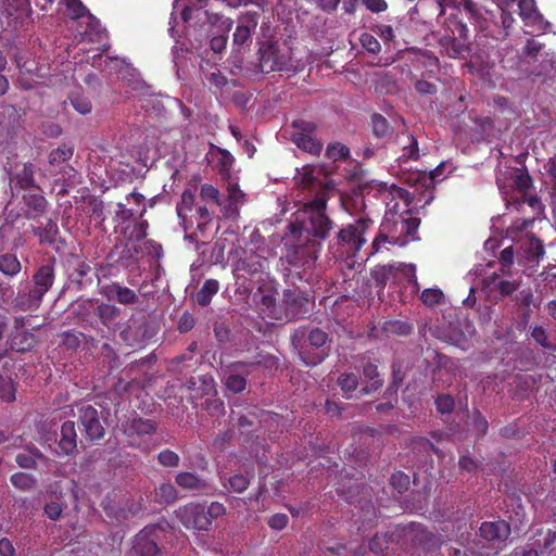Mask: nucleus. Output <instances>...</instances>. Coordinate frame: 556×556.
Instances as JSON below:
<instances>
[{
    "label": "nucleus",
    "instance_id": "1",
    "mask_svg": "<svg viewBox=\"0 0 556 556\" xmlns=\"http://www.w3.org/2000/svg\"><path fill=\"white\" fill-rule=\"evenodd\" d=\"M381 199L386 202V215L381 232L371 243L370 254L378 253L384 243L404 247L416 239L419 220L412 215L409 205L412 198L395 185H384L380 190Z\"/></svg>",
    "mask_w": 556,
    "mask_h": 556
},
{
    "label": "nucleus",
    "instance_id": "2",
    "mask_svg": "<svg viewBox=\"0 0 556 556\" xmlns=\"http://www.w3.org/2000/svg\"><path fill=\"white\" fill-rule=\"evenodd\" d=\"M371 225L368 219H359L354 225L340 230L338 235L339 257H355L366 242V231Z\"/></svg>",
    "mask_w": 556,
    "mask_h": 556
},
{
    "label": "nucleus",
    "instance_id": "3",
    "mask_svg": "<svg viewBox=\"0 0 556 556\" xmlns=\"http://www.w3.org/2000/svg\"><path fill=\"white\" fill-rule=\"evenodd\" d=\"M510 534V528L504 520L483 522L479 529L480 540L473 541L465 548L464 555L470 553L471 555L486 556L481 552L486 543H502L507 540Z\"/></svg>",
    "mask_w": 556,
    "mask_h": 556
},
{
    "label": "nucleus",
    "instance_id": "4",
    "mask_svg": "<svg viewBox=\"0 0 556 556\" xmlns=\"http://www.w3.org/2000/svg\"><path fill=\"white\" fill-rule=\"evenodd\" d=\"M326 200L324 197H317L304 204L302 215L307 216L309 228L307 231L315 237L326 238L331 229V223L325 214Z\"/></svg>",
    "mask_w": 556,
    "mask_h": 556
},
{
    "label": "nucleus",
    "instance_id": "5",
    "mask_svg": "<svg viewBox=\"0 0 556 556\" xmlns=\"http://www.w3.org/2000/svg\"><path fill=\"white\" fill-rule=\"evenodd\" d=\"M179 1L180 0L174 1V9H173V13H172L170 22H169V25H170L169 31H170L172 36H174V31H175L174 23H175L176 14L178 11H180V18L185 23H191L193 18H197V22H195V24H197L198 22H202L205 18V21H207L211 25H216L219 22L218 28L222 31H228L230 29L231 21L229 18L219 17V15H210L208 12L203 11L202 8L192 9L190 7L179 4Z\"/></svg>",
    "mask_w": 556,
    "mask_h": 556
},
{
    "label": "nucleus",
    "instance_id": "6",
    "mask_svg": "<svg viewBox=\"0 0 556 556\" xmlns=\"http://www.w3.org/2000/svg\"><path fill=\"white\" fill-rule=\"evenodd\" d=\"M315 129L316 126L311 122L295 121L291 138L301 150L312 155H319L323 150V142L313 137Z\"/></svg>",
    "mask_w": 556,
    "mask_h": 556
},
{
    "label": "nucleus",
    "instance_id": "7",
    "mask_svg": "<svg viewBox=\"0 0 556 556\" xmlns=\"http://www.w3.org/2000/svg\"><path fill=\"white\" fill-rule=\"evenodd\" d=\"M239 258L233 263V275L237 279H245L248 276L261 274L266 268V258L252 250H243L241 254L236 251Z\"/></svg>",
    "mask_w": 556,
    "mask_h": 556
},
{
    "label": "nucleus",
    "instance_id": "8",
    "mask_svg": "<svg viewBox=\"0 0 556 556\" xmlns=\"http://www.w3.org/2000/svg\"><path fill=\"white\" fill-rule=\"evenodd\" d=\"M178 520L187 529H199L206 531L208 529V519L205 514V507L201 504L189 503L176 510Z\"/></svg>",
    "mask_w": 556,
    "mask_h": 556
},
{
    "label": "nucleus",
    "instance_id": "9",
    "mask_svg": "<svg viewBox=\"0 0 556 556\" xmlns=\"http://www.w3.org/2000/svg\"><path fill=\"white\" fill-rule=\"evenodd\" d=\"M245 194L241 191L238 184L229 182L227 187V197L218 202L219 211L227 219H237L240 214V207L245 203Z\"/></svg>",
    "mask_w": 556,
    "mask_h": 556
},
{
    "label": "nucleus",
    "instance_id": "10",
    "mask_svg": "<svg viewBox=\"0 0 556 556\" xmlns=\"http://www.w3.org/2000/svg\"><path fill=\"white\" fill-rule=\"evenodd\" d=\"M78 418L84 427L86 437L90 440H100L104 435V429L100 422L97 408L88 404L78 406Z\"/></svg>",
    "mask_w": 556,
    "mask_h": 556
},
{
    "label": "nucleus",
    "instance_id": "11",
    "mask_svg": "<svg viewBox=\"0 0 556 556\" xmlns=\"http://www.w3.org/2000/svg\"><path fill=\"white\" fill-rule=\"evenodd\" d=\"M27 320L28 319L26 317H16L13 321L11 348L14 351H29L30 349H34L37 343L36 336L27 330H24Z\"/></svg>",
    "mask_w": 556,
    "mask_h": 556
},
{
    "label": "nucleus",
    "instance_id": "12",
    "mask_svg": "<svg viewBox=\"0 0 556 556\" xmlns=\"http://www.w3.org/2000/svg\"><path fill=\"white\" fill-rule=\"evenodd\" d=\"M518 287V280L506 279L504 269H502V274L493 273L484 279V290L490 296H492L493 293H497L500 295H508L513 293Z\"/></svg>",
    "mask_w": 556,
    "mask_h": 556
},
{
    "label": "nucleus",
    "instance_id": "13",
    "mask_svg": "<svg viewBox=\"0 0 556 556\" xmlns=\"http://www.w3.org/2000/svg\"><path fill=\"white\" fill-rule=\"evenodd\" d=\"M123 431L132 445H140L141 438L154 433L155 425L149 419L134 418L123 426Z\"/></svg>",
    "mask_w": 556,
    "mask_h": 556
},
{
    "label": "nucleus",
    "instance_id": "14",
    "mask_svg": "<svg viewBox=\"0 0 556 556\" xmlns=\"http://www.w3.org/2000/svg\"><path fill=\"white\" fill-rule=\"evenodd\" d=\"M519 15L526 25L536 26L539 30H544L546 22L539 13L535 0H518Z\"/></svg>",
    "mask_w": 556,
    "mask_h": 556
},
{
    "label": "nucleus",
    "instance_id": "15",
    "mask_svg": "<svg viewBox=\"0 0 556 556\" xmlns=\"http://www.w3.org/2000/svg\"><path fill=\"white\" fill-rule=\"evenodd\" d=\"M43 295L34 289L27 292H20L12 301V307L18 312L36 311L40 307Z\"/></svg>",
    "mask_w": 556,
    "mask_h": 556
},
{
    "label": "nucleus",
    "instance_id": "16",
    "mask_svg": "<svg viewBox=\"0 0 556 556\" xmlns=\"http://www.w3.org/2000/svg\"><path fill=\"white\" fill-rule=\"evenodd\" d=\"M287 65V58L279 54L275 46H268L262 50L261 66L265 72H275L283 70Z\"/></svg>",
    "mask_w": 556,
    "mask_h": 556
},
{
    "label": "nucleus",
    "instance_id": "17",
    "mask_svg": "<svg viewBox=\"0 0 556 556\" xmlns=\"http://www.w3.org/2000/svg\"><path fill=\"white\" fill-rule=\"evenodd\" d=\"M77 446V434L75 424L73 421H65L61 426L60 439L58 442L60 454H71Z\"/></svg>",
    "mask_w": 556,
    "mask_h": 556
},
{
    "label": "nucleus",
    "instance_id": "18",
    "mask_svg": "<svg viewBox=\"0 0 556 556\" xmlns=\"http://www.w3.org/2000/svg\"><path fill=\"white\" fill-rule=\"evenodd\" d=\"M54 280V270L51 265H42L33 275V290H36L45 296L47 291L52 287Z\"/></svg>",
    "mask_w": 556,
    "mask_h": 556
},
{
    "label": "nucleus",
    "instance_id": "19",
    "mask_svg": "<svg viewBox=\"0 0 556 556\" xmlns=\"http://www.w3.org/2000/svg\"><path fill=\"white\" fill-rule=\"evenodd\" d=\"M151 534L152 528H144L136 536L134 548L141 556H155L157 554V547Z\"/></svg>",
    "mask_w": 556,
    "mask_h": 556
},
{
    "label": "nucleus",
    "instance_id": "20",
    "mask_svg": "<svg viewBox=\"0 0 556 556\" xmlns=\"http://www.w3.org/2000/svg\"><path fill=\"white\" fill-rule=\"evenodd\" d=\"M400 142L402 143V153L396 159L399 166L419 159L418 141L414 136H404Z\"/></svg>",
    "mask_w": 556,
    "mask_h": 556
},
{
    "label": "nucleus",
    "instance_id": "21",
    "mask_svg": "<svg viewBox=\"0 0 556 556\" xmlns=\"http://www.w3.org/2000/svg\"><path fill=\"white\" fill-rule=\"evenodd\" d=\"M176 483L182 490L189 492H200L206 488L205 481L191 471H181L176 476Z\"/></svg>",
    "mask_w": 556,
    "mask_h": 556
},
{
    "label": "nucleus",
    "instance_id": "22",
    "mask_svg": "<svg viewBox=\"0 0 556 556\" xmlns=\"http://www.w3.org/2000/svg\"><path fill=\"white\" fill-rule=\"evenodd\" d=\"M257 21L253 15H247L240 18L239 24L233 34V42L237 46H243L250 40L251 31L255 29Z\"/></svg>",
    "mask_w": 556,
    "mask_h": 556
},
{
    "label": "nucleus",
    "instance_id": "23",
    "mask_svg": "<svg viewBox=\"0 0 556 556\" xmlns=\"http://www.w3.org/2000/svg\"><path fill=\"white\" fill-rule=\"evenodd\" d=\"M319 249L320 242L311 241L304 248H299L295 251V256L292 262L294 264L308 266L311 263L318 258Z\"/></svg>",
    "mask_w": 556,
    "mask_h": 556
},
{
    "label": "nucleus",
    "instance_id": "24",
    "mask_svg": "<svg viewBox=\"0 0 556 556\" xmlns=\"http://www.w3.org/2000/svg\"><path fill=\"white\" fill-rule=\"evenodd\" d=\"M241 364L232 365L224 376V381L228 390L239 393L245 388V378L242 374L239 372V368H241Z\"/></svg>",
    "mask_w": 556,
    "mask_h": 556
},
{
    "label": "nucleus",
    "instance_id": "25",
    "mask_svg": "<svg viewBox=\"0 0 556 556\" xmlns=\"http://www.w3.org/2000/svg\"><path fill=\"white\" fill-rule=\"evenodd\" d=\"M276 296L277 291L271 289V287L260 289L254 295L256 302L264 307V311L267 312L268 316L273 317L276 316Z\"/></svg>",
    "mask_w": 556,
    "mask_h": 556
},
{
    "label": "nucleus",
    "instance_id": "26",
    "mask_svg": "<svg viewBox=\"0 0 556 556\" xmlns=\"http://www.w3.org/2000/svg\"><path fill=\"white\" fill-rule=\"evenodd\" d=\"M21 262L15 255H0V273H3L5 276H16L21 271Z\"/></svg>",
    "mask_w": 556,
    "mask_h": 556
},
{
    "label": "nucleus",
    "instance_id": "27",
    "mask_svg": "<svg viewBox=\"0 0 556 556\" xmlns=\"http://www.w3.org/2000/svg\"><path fill=\"white\" fill-rule=\"evenodd\" d=\"M447 167V163L443 162L435 168L431 169L428 174L424 173L419 175V179L424 181L426 189H431L437 182H440L445 177L444 169Z\"/></svg>",
    "mask_w": 556,
    "mask_h": 556
},
{
    "label": "nucleus",
    "instance_id": "28",
    "mask_svg": "<svg viewBox=\"0 0 556 556\" xmlns=\"http://www.w3.org/2000/svg\"><path fill=\"white\" fill-rule=\"evenodd\" d=\"M195 193L191 190H185L181 194L180 202L177 204V215L185 223L188 213L193 208Z\"/></svg>",
    "mask_w": 556,
    "mask_h": 556
},
{
    "label": "nucleus",
    "instance_id": "29",
    "mask_svg": "<svg viewBox=\"0 0 556 556\" xmlns=\"http://www.w3.org/2000/svg\"><path fill=\"white\" fill-rule=\"evenodd\" d=\"M556 541V530H547L542 533V539H538L534 546L540 552L541 556H548L552 547Z\"/></svg>",
    "mask_w": 556,
    "mask_h": 556
},
{
    "label": "nucleus",
    "instance_id": "30",
    "mask_svg": "<svg viewBox=\"0 0 556 556\" xmlns=\"http://www.w3.org/2000/svg\"><path fill=\"white\" fill-rule=\"evenodd\" d=\"M217 290L218 282L216 280H206L197 295L199 304L203 306L207 305L211 302L212 296L217 292Z\"/></svg>",
    "mask_w": 556,
    "mask_h": 556
},
{
    "label": "nucleus",
    "instance_id": "31",
    "mask_svg": "<svg viewBox=\"0 0 556 556\" xmlns=\"http://www.w3.org/2000/svg\"><path fill=\"white\" fill-rule=\"evenodd\" d=\"M155 495L161 503H174L178 497L177 491L172 483L159 485Z\"/></svg>",
    "mask_w": 556,
    "mask_h": 556
},
{
    "label": "nucleus",
    "instance_id": "32",
    "mask_svg": "<svg viewBox=\"0 0 556 556\" xmlns=\"http://www.w3.org/2000/svg\"><path fill=\"white\" fill-rule=\"evenodd\" d=\"M0 399L8 403L15 400V387L12 379L0 377Z\"/></svg>",
    "mask_w": 556,
    "mask_h": 556
},
{
    "label": "nucleus",
    "instance_id": "33",
    "mask_svg": "<svg viewBox=\"0 0 556 556\" xmlns=\"http://www.w3.org/2000/svg\"><path fill=\"white\" fill-rule=\"evenodd\" d=\"M326 154L333 161L344 160L350 155V149L340 142H333L327 147Z\"/></svg>",
    "mask_w": 556,
    "mask_h": 556
},
{
    "label": "nucleus",
    "instance_id": "34",
    "mask_svg": "<svg viewBox=\"0 0 556 556\" xmlns=\"http://www.w3.org/2000/svg\"><path fill=\"white\" fill-rule=\"evenodd\" d=\"M88 20V29L85 31V37L89 40H102L104 37V31L102 30L100 26V22L96 18L91 17L90 15H87Z\"/></svg>",
    "mask_w": 556,
    "mask_h": 556
},
{
    "label": "nucleus",
    "instance_id": "35",
    "mask_svg": "<svg viewBox=\"0 0 556 556\" xmlns=\"http://www.w3.org/2000/svg\"><path fill=\"white\" fill-rule=\"evenodd\" d=\"M317 170V168L306 165L301 169H296V175L294 179L296 182L301 185L308 186L316 179Z\"/></svg>",
    "mask_w": 556,
    "mask_h": 556
},
{
    "label": "nucleus",
    "instance_id": "36",
    "mask_svg": "<svg viewBox=\"0 0 556 556\" xmlns=\"http://www.w3.org/2000/svg\"><path fill=\"white\" fill-rule=\"evenodd\" d=\"M338 384L343 393L349 395L356 389L358 380L357 377L353 374H343L338 378Z\"/></svg>",
    "mask_w": 556,
    "mask_h": 556
},
{
    "label": "nucleus",
    "instance_id": "37",
    "mask_svg": "<svg viewBox=\"0 0 556 556\" xmlns=\"http://www.w3.org/2000/svg\"><path fill=\"white\" fill-rule=\"evenodd\" d=\"M229 489L235 493H242L249 485V478L241 473H236L229 478Z\"/></svg>",
    "mask_w": 556,
    "mask_h": 556
},
{
    "label": "nucleus",
    "instance_id": "38",
    "mask_svg": "<svg viewBox=\"0 0 556 556\" xmlns=\"http://www.w3.org/2000/svg\"><path fill=\"white\" fill-rule=\"evenodd\" d=\"M328 340V336L319 328H315L308 333V343L315 349H321Z\"/></svg>",
    "mask_w": 556,
    "mask_h": 556
},
{
    "label": "nucleus",
    "instance_id": "39",
    "mask_svg": "<svg viewBox=\"0 0 556 556\" xmlns=\"http://www.w3.org/2000/svg\"><path fill=\"white\" fill-rule=\"evenodd\" d=\"M444 294L440 289H425L421 293V301L426 305H434L442 301Z\"/></svg>",
    "mask_w": 556,
    "mask_h": 556
},
{
    "label": "nucleus",
    "instance_id": "40",
    "mask_svg": "<svg viewBox=\"0 0 556 556\" xmlns=\"http://www.w3.org/2000/svg\"><path fill=\"white\" fill-rule=\"evenodd\" d=\"M14 486L21 490H28L34 485V478L25 472H16L11 477Z\"/></svg>",
    "mask_w": 556,
    "mask_h": 556
},
{
    "label": "nucleus",
    "instance_id": "41",
    "mask_svg": "<svg viewBox=\"0 0 556 556\" xmlns=\"http://www.w3.org/2000/svg\"><path fill=\"white\" fill-rule=\"evenodd\" d=\"M115 296L123 304H131L137 300L136 292L127 287H115Z\"/></svg>",
    "mask_w": 556,
    "mask_h": 556
},
{
    "label": "nucleus",
    "instance_id": "42",
    "mask_svg": "<svg viewBox=\"0 0 556 556\" xmlns=\"http://www.w3.org/2000/svg\"><path fill=\"white\" fill-rule=\"evenodd\" d=\"M364 376L370 380H372L370 388H366L365 392H369L370 390H375L381 386V380L379 379V371L377 367L372 364H368L364 368Z\"/></svg>",
    "mask_w": 556,
    "mask_h": 556
},
{
    "label": "nucleus",
    "instance_id": "43",
    "mask_svg": "<svg viewBox=\"0 0 556 556\" xmlns=\"http://www.w3.org/2000/svg\"><path fill=\"white\" fill-rule=\"evenodd\" d=\"M514 185L519 191H527L531 185V179L528 174L523 173L520 169H515L513 172Z\"/></svg>",
    "mask_w": 556,
    "mask_h": 556
},
{
    "label": "nucleus",
    "instance_id": "44",
    "mask_svg": "<svg viewBox=\"0 0 556 556\" xmlns=\"http://www.w3.org/2000/svg\"><path fill=\"white\" fill-rule=\"evenodd\" d=\"M361 45L364 49H366L370 53H377L381 50V45L377 41V39L368 34L364 33L359 38Z\"/></svg>",
    "mask_w": 556,
    "mask_h": 556
},
{
    "label": "nucleus",
    "instance_id": "45",
    "mask_svg": "<svg viewBox=\"0 0 556 556\" xmlns=\"http://www.w3.org/2000/svg\"><path fill=\"white\" fill-rule=\"evenodd\" d=\"M371 125L374 134L378 137H383L388 132V122L382 115L374 114Z\"/></svg>",
    "mask_w": 556,
    "mask_h": 556
},
{
    "label": "nucleus",
    "instance_id": "46",
    "mask_svg": "<svg viewBox=\"0 0 556 556\" xmlns=\"http://www.w3.org/2000/svg\"><path fill=\"white\" fill-rule=\"evenodd\" d=\"M205 514L208 516V527L212 523V520L218 517H222L226 514V507L223 503L212 502L207 508H205Z\"/></svg>",
    "mask_w": 556,
    "mask_h": 556
},
{
    "label": "nucleus",
    "instance_id": "47",
    "mask_svg": "<svg viewBox=\"0 0 556 556\" xmlns=\"http://www.w3.org/2000/svg\"><path fill=\"white\" fill-rule=\"evenodd\" d=\"M201 199L208 202L213 201L215 204H218L219 202V192L217 188H215L212 185L205 184L201 187Z\"/></svg>",
    "mask_w": 556,
    "mask_h": 556
},
{
    "label": "nucleus",
    "instance_id": "48",
    "mask_svg": "<svg viewBox=\"0 0 556 556\" xmlns=\"http://www.w3.org/2000/svg\"><path fill=\"white\" fill-rule=\"evenodd\" d=\"M65 2V7H67L71 16L73 18H81V16L86 13V8L79 0H61Z\"/></svg>",
    "mask_w": 556,
    "mask_h": 556
},
{
    "label": "nucleus",
    "instance_id": "49",
    "mask_svg": "<svg viewBox=\"0 0 556 556\" xmlns=\"http://www.w3.org/2000/svg\"><path fill=\"white\" fill-rule=\"evenodd\" d=\"M178 455L170 450H165L159 453V463L165 467H176L178 465Z\"/></svg>",
    "mask_w": 556,
    "mask_h": 556
},
{
    "label": "nucleus",
    "instance_id": "50",
    "mask_svg": "<svg viewBox=\"0 0 556 556\" xmlns=\"http://www.w3.org/2000/svg\"><path fill=\"white\" fill-rule=\"evenodd\" d=\"M391 484L399 491L406 490L409 486V476L397 471L391 477Z\"/></svg>",
    "mask_w": 556,
    "mask_h": 556
},
{
    "label": "nucleus",
    "instance_id": "51",
    "mask_svg": "<svg viewBox=\"0 0 556 556\" xmlns=\"http://www.w3.org/2000/svg\"><path fill=\"white\" fill-rule=\"evenodd\" d=\"M73 155V149L68 146H61L50 153V162L66 161Z\"/></svg>",
    "mask_w": 556,
    "mask_h": 556
},
{
    "label": "nucleus",
    "instance_id": "52",
    "mask_svg": "<svg viewBox=\"0 0 556 556\" xmlns=\"http://www.w3.org/2000/svg\"><path fill=\"white\" fill-rule=\"evenodd\" d=\"M435 406L439 412L448 413L454 407V401L450 395H439L435 400Z\"/></svg>",
    "mask_w": 556,
    "mask_h": 556
},
{
    "label": "nucleus",
    "instance_id": "53",
    "mask_svg": "<svg viewBox=\"0 0 556 556\" xmlns=\"http://www.w3.org/2000/svg\"><path fill=\"white\" fill-rule=\"evenodd\" d=\"M388 543L387 535H375L369 542V548L375 554L384 553V544Z\"/></svg>",
    "mask_w": 556,
    "mask_h": 556
},
{
    "label": "nucleus",
    "instance_id": "54",
    "mask_svg": "<svg viewBox=\"0 0 556 556\" xmlns=\"http://www.w3.org/2000/svg\"><path fill=\"white\" fill-rule=\"evenodd\" d=\"M289 521V518L285 514H276L270 517L268 525L270 528L275 529L276 531H280V529H283L287 527Z\"/></svg>",
    "mask_w": 556,
    "mask_h": 556
},
{
    "label": "nucleus",
    "instance_id": "55",
    "mask_svg": "<svg viewBox=\"0 0 556 556\" xmlns=\"http://www.w3.org/2000/svg\"><path fill=\"white\" fill-rule=\"evenodd\" d=\"M363 3L372 13H381L388 8L384 0H363Z\"/></svg>",
    "mask_w": 556,
    "mask_h": 556
},
{
    "label": "nucleus",
    "instance_id": "56",
    "mask_svg": "<svg viewBox=\"0 0 556 556\" xmlns=\"http://www.w3.org/2000/svg\"><path fill=\"white\" fill-rule=\"evenodd\" d=\"M532 339L545 349H551L544 328L535 327L531 331Z\"/></svg>",
    "mask_w": 556,
    "mask_h": 556
},
{
    "label": "nucleus",
    "instance_id": "57",
    "mask_svg": "<svg viewBox=\"0 0 556 556\" xmlns=\"http://www.w3.org/2000/svg\"><path fill=\"white\" fill-rule=\"evenodd\" d=\"M544 169L549 177L553 189L556 191V155L548 160Z\"/></svg>",
    "mask_w": 556,
    "mask_h": 556
},
{
    "label": "nucleus",
    "instance_id": "58",
    "mask_svg": "<svg viewBox=\"0 0 556 556\" xmlns=\"http://www.w3.org/2000/svg\"><path fill=\"white\" fill-rule=\"evenodd\" d=\"M72 104L76 109V111H78L80 114H86V113L90 112V110H91L90 102L86 98H83V97H76V98L72 99Z\"/></svg>",
    "mask_w": 556,
    "mask_h": 556
},
{
    "label": "nucleus",
    "instance_id": "59",
    "mask_svg": "<svg viewBox=\"0 0 556 556\" xmlns=\"http://www.w3.org/2000/svg\"><path fill=\"white\" fill-rule=\"evenodd\" d=\"M147 226L146 222L135 224L130 233V239L136 241L142 240L147 236Z\"/></svg>",
    "mask_w": 556,
    "mask_h": 556
},
{
    "label": "nucleus",
    "instance_id": "60",
    "mask_svg": "<svg viewBox=\"0 0 556 556\" xmlns=\"http://www.w3.org/2000/svg\"><path fill=\"white\" fill-rule=\"evenodd\" d=\"M62 508L58 502H51L46 505L45 513L51 520H56L61 515Z\"/></svg>",
    "mask_w": 556,
    "mask_h": 556
},
{
    "label": "nucleus",
    "instance_id": "61",
    "mask_svg": "<svg viewBox=\"0 0 556 556\" xmlns=\"http://www.w3.org/2000/svg\"><path fill=\"white\" fill-rule=\"evenodd\" d=\"M500 262H502V269L508 268L514 263V250L511 247L506 248L502 254H500Z\"/></svg>",
    "mask_w": 556,
    "mask_h": 556
},
{
    "label": "nucleus",
    "instance_id": "62",
    "mask_svg": "<svg viewBox=\"0 0 556 556\" xmlns=\"http://www.w3.org/2000/svg\"><path fill=\"white\" fill-rule=\"evenodd\" d=\"M227 37L224 35L214 36L211 39V49L214 52H220L226 49Z\"/></svg>",
    "mask_w": 556,
    "mask_h": 556
},
{
    "label": "nucleus",
    "instance_id": "63",
    "mask_svg": "<svg viewBox=\"0 0 556 556\" xmlns=\"http://www.w3.org/2000/svg\"><path fill=\"white\" fill-rule=\"evenodd\" d=\"M541 50V45L535 40H528L525 48L523 53L526 56L532 58L535 56Z\"/></svg>",
    "mask_w": 556,
    "mask_h": 556
},
{
    "label": "nucleus",
    "instance_id": "64",
    "mask_svg": "<svg viewBox=\"0 0 556 556\" xmlns=\"http://www.w3.org/2000/svg\"><path fill=\"white\" fill-rule=\"evenodd\" d=\"M206 79L211 85L217 88L225 86L227 83V79L223 77L218 72L207 74Z\"/></svg>",
    "mask_w": 556,
    "mask_h": 556
}]
</instances>
